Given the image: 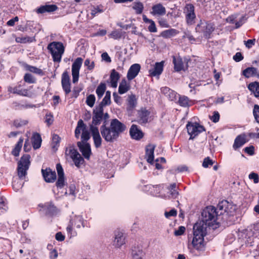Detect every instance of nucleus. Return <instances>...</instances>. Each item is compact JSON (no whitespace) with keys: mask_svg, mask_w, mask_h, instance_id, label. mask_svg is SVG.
I'll list each match as a JSON object with an SVG mask.
<instances>
[{"mask_svg":"<svg viewBox=\"0 0 259 259\" xmlns=\"http://www.w3.org/2000/svg\"><path fill=\"white\" fill-rule=\"evenodd\" d=\"M201 217L202 220L194 225L192 244L196 249L203 251L205 248L204 237L207 234V227H211L213 230L218 228L220 223L218 221L220 220H218L219 216L215 207L213 206L206 207L201 212Z\"/></svg>","mask_w":259,"mask_h":259,"instance_id":"nucleus-1","label":"nucleus"},{"mask_svg":"<svg viewBox=\"0 0 259 259\" xmlns=\"http://www.w3.org/2000/svg\"><path fill=\"white\" fill-rule=\"evenodd\" d=\"M103 124L100 126L102 137L107 142L113 143L117 141L120 135L126 129V125L117 119H111L109 126H107V120L109 118L108 113H103Z\"/></svg>","mask_w":259,"mask_h":259,"instance_id":"nucleus-2","label":"nucleus"},{"mask_svg":"<svg viewBox=\"0 0 259 259\" xmlns=\"http://www.w3.org/2000/svg\"><path fill=\"white\" fill-rule=\"evenodd\" d=\"M215 208L219 216L218 220L229 225L235 222V208L228 201L224 200L220 202Z\"/></svg>","mask_w":259,"mask_h":259,"instance_id":"nucleus-3","label":"nucleus"},{"mask_svg":"<svg viewBox=\"0 0 259 259\" xmlns=\"http://www.w3.org/2000/svg\"><path fill=\"white\" fill-rule=\"evenodd\" d=\"M47 49L51 53L53 61L60 62L61 60L62 56L64 52V47L63 44L59 41H53L48 45Z\"/></svg>","mask_w":259,"mask_h":259,"instance_id":"nucleus-4","label":"nucleus"},{"mask_svg":"<svg viewBox=\"0 0 259 259\" xmlns=\"http://www.w3.org/2000/svg\"><path fill=\"white\" fill-rule=\"evenodd\" d=\"M30 156L24 154L18 162L17 173L20 179L25 177L30 164Z\"/></svg>","mask_w":259,"mask_h":259,"instance_id":"nucleus-5","label":"nucleus"},{"mask_svg":"<svg viewBox=\"0 0 259 259\" xmlns=\"http://www.w3.org/2000/svg\"><path fill=\"white\" fill-rule=\"evenodd\" d=\"M196 30L197 32L203 33L204 37L208 39L214 30V26L212 23L201 21L200 23L196 26Z\"/></svg>","mask_w":259,"mask_h":259,"instance_id":"nucleus-6","label":"nucleus"},{"mask_svg":"<svg viewBox=\"0 0 259 259\" xmlns=\"http://www.w3.org/2000/svg\"><path fill=\"white\" fill-rule=\"evenodd\" d=\"M186 127L189 135H190V139H193L199 133L205 131L203 126L196 122L194 123L188 122Z\"/></svg>","mask_w":259,"mask_h":259,"instance_id":"nucleus-7","label":"nucleus"},{"mask_svg":"<svg viewBox=\"0 0 259 259\" xmlns=\"http://www.w3.org/2000/svg\"><path fill=\"white\" fill-rule=\"evenodd\" d=\"M103 108L98 106L96 107L93 111L92 124L90 126L97 127V125L101 123V122L103 121Z\"/></svg>","mask_w":259,"mask_h":259,"instance_id":"nucleus-8","label":"nucleus"},{"mask_svg":"<svg viewBox=\"0 0 259 259\" xmlns=\"http://www.w3.org/2000/svg\"><path fill=\"white\" fill-rule=\"evenodd\" d=\"M172 62L174 64V69L176 71H180L181 70H185L186 69H187L189 66V63L191 62V60L188 58H184V61L186 63L185 66L182 59L179 57H176L175 56H172Z\"/></svg>","mask_w":259,"mask_h":259,"instance_id":"nucleus-9","label":"nucleus"},{"mask_svg":"<svg viewBox=\"0 0 259 259\" xmlns=\"http://www.w3.org/2000/svg\"><path fill=\"white\" fill-rule=\"evenodd\" d=\"M113 238V245L115 247L119 248L125 243V236L119 229L114 231Z\"/></svg>","mask_w":259,"mask_h":259,"instance_id":"nucleus-10","label":"nucleus"},{"mask_svg":"<svg viewBox=\"0 0 259 259\" xmlns=\"http://www.w3.org/2000/svg\"><path fill=\"white\" fill-rule=\"evenodd\" d=\"M83 59L80 57L77 58L72 65V81H78L79 70L82 63Z\"/></svg>","mask_w":259,"mask_h":259,"instance_id":"nucleus-11","label":"nucleus"},{"mask_svg":"<svg viewBox=\"0 0 259 259\" xmlns=\"http://www.w3.org/2000/svg\"><path fill=\"white\" fill-rule=\"evenodd\" d=\"M56 170L58 178L56 183V186L58 188L62 189L65 186V182L64 170L60 163L57 164Z\"/></svg>","mask_w":259,"mask_h":259,"instance_id":"nucleus-12","label":"nucleus"},{"mask_svg":"<svg viewBox=\"0 0 259 259\" xmlns=\"http://www.w3.org/2000/svg\"><path fill=\"white\" fill-rule=\"evenodd\" d=\"M90 130L93 137L95 147L96 148L100 147L102 145V140L100 135L98 127L90 126Z\"/></svg>","mask_w":259,"mask_h":259,"instance_id":"nucleus-13","label":"nucleus"},{"mask_svg":"<svg viewBox=\"0 0 259 259\" xmlns=\"http://www.w3.org/2000/svg\"><path fill=\"white\" fill-rule=\"evenodd\" d=\"M77 145L83 157L89 160L92 154L90 144L89 143H82L81 142H78Z\"/></svg>","mask_w":259,"mask_h":259,"instance_id":"nucleus-14","label":"nucleus"},{"mask_svg":"<svg viewBox=\"0 0 259 259\" xmlns=\"http://www.w3.org/2000/svg\"><path fill=\"white\" fill-rule=\"evenodd\" d=\"M41 173L45 181L47 183H53L57 178L55 171H53L50 168L41 169Z\"/></svg>","mask_w":259,"mask_h":259,"instance_id":"nucleus-15","label":"nucleus"},{"mask_svg":"<svg viewBox=\"0 0 259 259\" xmlns=\"http://www.w3.org/2000/svg\"><path fill=\"white\" fill-rule=\"evenodd\" d=\"M141 69V66L139 64H134L129 68L127 73V78L128 80L134 79L138 74Z\"/></svg>","mask_w":259,"mask_h":259,"instance_id":"nucleus-16","label":"nucleus"},{"mask_svg":"<svg viewBox=\"0 0 259 259\" xmlns=\"http://www.w3.org/2000/svg\"><path fill=\"white\" fill-rule=\"evenodd\" d=\"M130 134L133 139L140 140L143 136L142 131L138 127L136 124H133L130 130Z\"/></svg>","mask_w":259,"mask_h":259,"instance_id":"nucleus-17","label":"nucleus"},{"mask_svg":"<svg viewBox=\"0 0 259 259\" xmlns=\"http://www.w3.org/2000/svg\"><path fill=\"white\" fill-rule=\"evenodd\" d=\"M58 9V7L56 5H45L38 8L36 12L37 14H44L45 13H52L57 11Z\"/></svg>","mask_w":259,"mask_h":259,"instance_id":"nucleus-18","label":"nucleus"},{"mask_svg":"<svg viewBox=\"0 0 259 259\" xmlns=\"http://www.w3.org/2000/svg\"><path fill=\"white\" fill-rule=\"evenodd\" d=\"M131 254L133 259H143L145 254L141 247L139 246L132 247Z\"/></svg>","mask_w":259,"mask_h":259,"instance_id":"nucleus-19","label":"nucleus"},{"mask_svg":"<svg viewBox=\"0 0 259 259\" xmlns=\"http://www.w3.org/2000/svg\"><path fill=\"white\" fill-rule=\"evenodd\" d=\"M164 62H156L153 69L150 70V75L151 76H159L163 71Z\"/></svg>","mask_w":259,"mask_h":259,"instance_id":"nucleus-20","label":"nucleus"},{"mask_svg":"<svg viewBox=\"0 0 259 259\" xmlns=\"http://www.w3.org/2000/svg\"><path fill=\"white\" fill-rule=\"evenodd\" d=\"M150 112L145 108H142L138 111V122L140 123H146L148 122Z\"/></svg>","mask_w":259,"mask_h":259,"instance_id":"nucleus-21","label":"nucleus"},{"mask_svg":"<svg viewBox=\"0 0 259 259\" xmlns=\"http://www.w3.org/2000/svg\"><path fill=\"white\" fill-rule=\"evenodd\" d=\"M155 146L152 144H148L146 147V155L147 161L150 164H153L154 160V151Z\"/></svg>","mask_w":259,"mask_h":259,"instance_id":"nucleus-22","label":"nucleus"},{"mask_svg":"<svg viewBox=\"0 0 259 259\" xmlns=\"http://www.w3.org/2000/svg\"><path fill=\"white\" fill-rule=\"evenodd\" d=\"M242 74L247 78L252 76H256L259 79V72L255 67H248L242 71Z\"/></svg>","mask_w":259,"mask_h":259,"instance_id":"nucleus-23","label":"nucleus"},{"mask_svg":"<svg viewBox=\"0 0 259 259\" xmlns=\"http://www.w3.org/2000/svg\"><path fill=\"white\" fill-rule=\"evenodd\" d=\"M152 11L151 13L153 15L162 16L165 14V8L161 4H157L152 6Z\"/></svg>","mask_w":259,"mask_h":259,"instance_id":"nucleus-24","label":"nucleus"},{"mask_svg":"<svg viewBox=\"0 0 259 259\" xmlns=\"http://www.w3.org/2000/svg\"><path fill=\"white\" fill-rule=\"evenodd\" d=\"M23 66L26 70L33 73L35 75L41 76L45 74L44 72L41 69L35 66L28 65L25 63L23 64Z\"/></svg>","mask_w":259,"mask_h":259,"instance_id":"nucleus-25","label":"nucleus"},{"mask_svg":"<svg viewBox=\"0 0 259 259\" xmlns=\"http://www.w3.org/2000/svg\"><path fill=\"white\" fill-rule=\"evenodd\" d=\"M42 140L40 135L37 133H34L32 137V143L34 149H37L41 146Z\"/></svg>","mask_w":259,"mask_h":259,"instance_id":"nucleus-26","label":"nucleus"},{"mask_svg":"<svg viewBox=\"0 0 259 259\" xmlns=\"http://www.w3.org/2000/svg\"><path fill=\"white\" fill-rule=\"evenodd\" d=\"M248 88L255 97H259V82H251L248 84Z\"/></svg>","mask_w":259,"mask_h":259,"instance_id":"nucleus-27","label":"nucleus"},{"mask_svg":"<svg viewBox=\"0 0 259 259\" xmlns=\"http://www.w3.org/2000/svg\"><path fill=\"white\" fill-rule=\"evenodd\" d=\"M178 102L180 106L187 107L192 105V101L187 96L178 95Z\"/></svg>","mask_w":259,"mask_h":259,"instance_id":"nucleus-28","label":"nucleus"},{"mask_svg":"<svg viewBox=\"0 0 259 259\" xmlns=\"http://www.w3.org/2000/svg\"><path fill=\"white\" fill-rule=\"evenodd\" d=\"M246 142L244 136L241 135L238 136L234 141L233 144V148L234 149H237L241 147Z\"/></svg>","mask_w":259,"mask_h":259,"instance_id":"nucleus-29","label":"nucleus"},{"mask_svg":"<svg viewBox=\"0 0 259 259\" xmlns=\"http://www.w3.org/2000/svg\"><path fill=\"white\" fill-rule=\"evenodd\" d=\"M44 209L47 210V213L51 214H53L56 211V207L52 203H46L44 205H39Z\"/></svg>","mask_w":259,"mask_h":259,"instance_id":"nucleus-30","label":"nucleus"},{"mask_svg":"<svg viewBox=\"0 0 259 259\" xmlns=\"http://www.w3.org/2000/svg\"><path fill=\"white\" fill-rule=\"evenodd\" d=\"M23 142V138L21 137L19 139L18 143L16 145L15 148L13 149V150L12 151V154L14 156H15L16 157L19 156L20 151H21V149L22 147Z\"/></svg>","mask_w":259,"mask_h":259,"instance_id":"nucleus-31","label":"nucleus"},{"mask_svg":"<svg viewBox=\"0 0 259 259\" xmlns=\"http://www.w3.org/2000/svg\"><path fill=\"white\" fill-rule=\"evenodd\" d=\"M178 33V31L175 29H170L163 31L160 33V36L164 38H170L176 35Z\"/></svg>","mask_w":259,"mask_h":259,"instance_id":"nucleus-32","label":"nucleus"},{"mask_svg":"<svg viewBox=\"0 0 259 259\" xmlns=\"http://www.w3.org/2000/svg\"><path fill=\"white\" fill-rule=\"evenodd\" d=\"M110 103V92L107 91L105 96L98 106L103 108L104 106L109 105Z\"/></svg>","mask_w":259,"mask_h":259,"instance_id":"nucleus-33","label":"nucleus"},{"mask_svg":"<svg viewBox=\"0 0 259 259\" xmlns=\"http://www.w3.org/2000/svg\"><path fill=\"white\" fill-rule=\"evenodd\" d=\"M133 9L135 10L136 13L137 14H141L143 12L144 9V5L141 2H135L133 4Z\"/></svg>","mask_w":259,"mask_h":259,"instance_id":"nucleus-34","label":"nucleus"},{"mask_svg":"<svg viewBox=\"0 0 259 259\" xmlns=\"http://www.w3.org/2000/svg\"><path fill=\"white\" fill-rule=\"evenodd\" d=\"M35 40L34 37L24 36L16 38V41L20 43L32 42Z\"/></svg>","mask_w":259,"mask_h":259,"instance_id":"nucleus-35","label":"nucleus"},{"mask_svg":"<svg viewBox=\"0 0 259 259\" xmlns=\"http://www.w3.org/2000/svg\"><path fill=\"white\" fill-rule=\"evenodd\" d=\"M127 82H121L118 89V92L120 94L126 93L130 89V84Z\"/></svg>","mask_w":259,"mask_h":259,"instance_id":"nucleus-36","label":"nucleus"},{"mask_svg":"<svg viewBox=\"0 0 259 259\" xmlns=\"http://www.w3.org/2000/svg\"><path fill=\"white\" fill-rule=\"evenodd\" d=\"M136 104L137 101L135 96L130 97L128 101L127 110H132L136 107Z\"/></svg>","mask_w":259,"mask_h":259,"instance_id":"nucleus-37","label":"nucleus"},{"mask_svg":"<svg viewBox=\"0 0 259 259\" xmlns=\"http://www.w3.org/2000/svg\"><path fill=\"white\" fill-rule=\"evenodd\" d=\"M106 90V84L104 83H101L97 88L96 90V93L98 97L100 98H101Z\"/></svg>","mask_w":259,"mask_h":259,"instance_id":"nucleus-38","label":"nucleus"},{"mask_svg":"<svg viewBox=\"0 0 259 259\" xmlns=\"http://www.w3.org/2000/svg\"><path fill=\"white\" fill-rule=\"evenodd\" d=\"M9 91L14 94H17L22 95H25V94L27 93L26 90L20 89L19 87H15L14 88H10L9 89Z\"/></svg>","mask_w":259,"mask_h":259,"instance_id":"nucleus-39","label":"nucleus"},{"mask_svg":"<svg viewBox=\"0 0 259 259\" xmlns=\"http://www.w3.org/2000/svg\"><path fill=\"white\" fill-rule=\"evenodd\" d=\"M86 128V125L84 123L82 119H79L77 122V126L75 130V133L77 134H80L81 129L82 130H85Z\"/></svg>","mask_w":259,"mask_h":259,"instance_id":"nucleus-40","label":"nucleus"},{"mask_svg":"<svg viewBox=\"0 0 259 259\" xmlns=\"http://www.w3.org/2000/svg\"><path fill=\"white\" fill-rule=\"evenodd\" d=\"M81 143H87V141L90 139V133L85 129L83 130L81 136Z\"/></svg>","mask_w":259,"mask_h":259,"instance_id":"nucleus-41","label":"nucleus"},{"mask_svg":"<svg viewBox=\"0 0 259 259\" xmlns=\"http://www.w3.org/2000/svg\"><path fill=\"white\" fill-rule=\"evenodd\" d=\"M119 78V73L116 71L115 69L112 70L110 76V81H118Z\"/></svg>","mask_w":259,"mask_h":259,"instance_id":"nucleus-42","label":"nucleus"},{"mask_svg":"<svg viewBox=\"0 0 259 259\" xmlns=\"http://www.w3.org/2000/svg\"><path fill=\"white\" fill-rule=\"evenodd\" d=\"M95 97L94 95H90L87 98L86 103L91 107H93L95 102Z\"/></svg>","mask_w":259,"mask_h":259,"instance_id":"nucleus-43","label":"nucleus"},{"mask_svg":"<svg viewBox=\"0 0 259 259\" xmlns=\"http://www.w3.org/2000/svg\"><path fill=\"white\" fill-rule=\"evenodd\" d=\"M74 162V164L77 167H80V165L84 162V159L80 155H78L76 158L72 160Z\"/></svg>","mask_w":259,"mask_h":259,"instance_id":"nucleus-44","label":"nucleus"},{"mask_svg":"<svg viewBox=\"0 0 259 259\" xmlns=\"http://www.w3.org/2000/svg\"><path fill=\"white\" fill-rule=\"evenodd\" d=\"M110 35L115 39H119L122 36V32L119 30H115L112 31Z\"/></svg>","mask_w":259,"mask_h":259,"instance_id":"nucleus-45","label":"nucleus"},{"mask_svg":"<svg viewBox=\"0 0 259 259\" xmlns=\"http://www.w3.org/2000/svg\"><path fill=\"white\" fill-rule=\"evenodd\" d=\"M28 123V121L25 120H15L14 121V125L16 127H19L23 125H25Z\"/></svg>","mask_w":259,"mask_h":259,"instance_id":"nucleus-46","label":"nucleus"},{"mask_svg":"<svg viewBox=\"0 0 259 259\" xmlns=\"http://www.w3.org/2000/svg\"><path fill=\"white\" fill-rule=\"evenodd\" d=\"M62 87L66 94H69L70 91L71 84L70 82H62Z\"/></svg>","mask_w":259,"mask_h":259,"instance_id":"nucleus-47","label":"nucleus"},{"mask_svg":"<svg viewBox=\"0 0 259 259\" xmlns=\"http://www.w3.org/2000/svg\"><path fill=\"white\" fill-rule=\"evenodd\" d=\"M253 113L256 122L259 123V106L258 105L254 106Z\"/></svg>","mask_w":259,"mask_h":259,"instance_id":"nucleus-48","label":"nucleus"},{"mask_svg":"<svg viewBox=\"0 0 259 259\" xmlns=\"http://www.w3.org/2000/svg\"><path fill=\"white\" fill-rule=\"evenodd\" d=\"M213 164V161L210 159L209 157L205 158L202 163V166L205 167H208L209 165H212Z\"/></svg>","mask_w":259,"mask_h":259,"instance_id":"nucleus-49","label":"nucleus"},{"mask_svg":"<svg viewBox=\"0 0 259 259\" xmlns=\"http://www.w3.org/2000/svg\"><path fill=\"white\" fill-rule=\"evenodd\" d=\"M61 138L60 137L56 134H54L52 138V148H55V146L58 145L60 141Z\"/></svg>","mask_w":259,"mask_h":259,"instance_id":"nucleus-50","label":"nucleus"},{"mask_svg":"<svg viewBox=\"0 0 259 259\" xmlns=\"http://www.w3.org/2000/svg\"><path fill=\"white\" fill-rule=\"evenodd\" d=\"M68 154L72 160L80 155L77 150L74 148L69 150Z\"/></svg>","mask_w":259,"mask_h":259,"instance_id":"nucleus-51","label":"nucleus"},{"mask_svg":"<svg viewBox=\"0 0 259 259\" xmlns=\"http://www.w3.org/2000/svg\"><path fill=\"white\" fill-rule=\"evenodd\" d=\"M54 121L53 116L51 113L47 114L46 115L45 122L47 123L48 126L51 125Z\"/></svg>","mask_w":259,"mask_h":259,"instance_id":"nucleus-52","label":"nucleus"},{"mask_svg":"<svg viewBox=\"0 0 259 259\" xmlns=\"http://www.w3.org/2000/svg\"><path fill=\"white\" fill-rule=\"evenodd\" d=\"M177 214V211L175 209H172L169 211H165L164 213L165 217L167 218L170 217H175Z\"/></svg>","mask_w":259,"mask_h":259,"instance_id":"nucleus-53","label":"nucleus"},{"mask_svg":"<svg viewBox=\"0 0 259 259\" xmlns=\"http://www.w3.org/2000/svg\"><path fill=\"white\" fill-rule=\"evenodd\" d=\"M210 119L214 123L219 121L220 114L218 111H214L213 115L210 117Z\"/></svg>","mask_w":259,"mask_h":259,"instance_id":"nucleus-54","label":"nucleus"},{"mask_svg":"<svg viewBox=\"0 0 259 259\" xmlns=\"http://www.w3.org/2000/svg\"><path fill=\"white\" fill-rule=\"evenodd\" d=\"M84 65L87 66L89 70H92L94 68L95 65L93 61L91 62L89 59H87L84 61Z\"/></svg>","mask_w":259,"mask_h":259,"instance_id":"nucleus-55","label":"nucleus"},{"mask_svg":"<svg viewBox=\"0 0 259 259\" xmlns=\"http://www.w3.org/2000/svg\"><path fill=\"white\" fill-rule=\"evenodd\" d=\"M185 8L187 10V14H195L194 7L192 4H187Z\"/></svg>","mask_w":259,"mask_h":259,"instance_id":"nucleus-56","label":"nucleus"},{"mask_svg":"<svg viewBox=\"0 0 259 259\" xmlns=\"http://www.w3.org/2000/svg\"><path fill=\"white\" fill-rule=\"evenodd\" d=\"M196 16L195 14H186V19L188 23L192 24L193 20L195 18Z\"/></svg>","mask_w":259,"mask_h":259,"instance_id":"nucleus-57","label":"nucleus"},{"mask_svg":"<svg viewBox=\"0 0 259 259\" xmlns=\"http://www.w3.org/2000/svg\"><path fill=\"white\" fill-rule=\"evenodd\" d=\"M185 228L184 226H180L179 227L177 230H176L174 232V234L176 236H180L183 234L185 231Z\"/></svg>","mask_w":259,"mask_h":259,"instance_id":"nucleus-58","label":"nucleus"},{"mask_svg":"<svg viewBox=\"0 0 259 259\" xmlns=\"http://www.w3.org/2000/svg\"><path fill=\"white\" fill-rule=\"evenodd\" d=\"M249 178L250 179L253 180V182L255 184L258 183V181H259L258 175L256 173L251 172L249 175Z\"/></svg>","mask_w":259,"mask_h":259,"instance_id":"nucleus-59","label":"nucleus"},{"mask_svg":"<svg viewBox=\"0 0 259 259\" xmlns=\"http://www.w3.org/2000/svg\"><path fill=\"white\" fill-rule=\"evenodd\" d=\"M244 151L249 155H253L254 154V147L253 146L247 147L244 148Z\"/></svg>","mask_w":259,"mask_h":259,"instance_id":"nucleus-60","label":"nucleus"},{"mask_svg":"<svg viewBox=\"0 0 259 259\" xmlns=\"http://www.w3.org/2000/svg\"><path fill=\"white\" fill-rule=\"evenodd\" d=\"M171 101H174L177 99V94L176 92L171 90L166 96Z\"/></svg>","mask_w":259,"mask_h":259,"instance_id":"nucleus-61","label":"nucleus"},{"mask_svg":"<svg viewBox=\"0 0 259 259\" xmlns=\"http://www.w3.org/2000/svg\"><path fill=\"white\" fill-rule=\"evenodd\" d=\"M233 59L235 61L238 62L242 61L243 59V56L240 52H237L233 56Z\"/></svg>","mask_w":259,"mask_h":259,"instance_id":"nucleus-62","label":"nucleus"},{"mask_svg":"<svg viewBox=\"0 0 259 259\" xmlns=\"http://www.w3.org/2000/svg\"><path fill=\"white\" fill-rule=\"evenodd\" d=\"M150 24L148 26V30L151 32H156L157 31V28L155 24V22L152 20L150 23Z\"/></svg>","mask_w":259,"mask_h":259,"instance_id":"nucleus-63","label":"nucleus"},{"mask_svg":"<svg viewBox=\"0 0 259 259\" xmlns=\"http://www.w3.org/2000/svg\"><path fill=\"white\" fill-rule=\"evenodd\" d=\"M101 58L103 60L107 63H110L111 62L110 57L106 52H104L101 55Z\"/></svg>","mask_w":259,"mask_h":259,"instance_id":"nucleus-64","label":"nucleus"}]
</instances>
